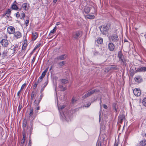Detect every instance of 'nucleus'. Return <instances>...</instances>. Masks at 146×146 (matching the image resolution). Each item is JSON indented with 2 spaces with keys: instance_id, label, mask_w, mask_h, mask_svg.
I'll return each instance as SVG.
<instances>
[{
  "instance_id": "obj_26",
  "label": "nucleus",
  "mask_w": 146,
  "mask_h": 146,
  "mask_svg": "<svg viewBox=\"0 0 146 146\" xmlns=\"http://www.w3.org/2000/svg\"><path fill=\"white\" fill-rule=\"evenodd\" d=\"M65 64V62L64 61H62L58 63V65L60 67H62L64 66Z\"/></svg>"
},
{
  "instance_id": "obj_61",
  "label": "nucleus",
  "mask_w": 146,
  "mask_h": 146,
  "mask_svg": "<svg viewBox=\"0 0 146 146\" xmlns=\"http://www.w3.org/2000/svg\"><path fill=\"white\" fill-rule=\"evenodd\" d=\"M57 0H53V2L54 3H55L57 1Z\"/></svg>"
},
{
  "instance_id": "obj_55",
  "label": "nucleus",
  "mask_w": 146,
  "mask_h": 146,
  "mask_svg": "<svg viewBox=\"0 0 146 146\" xmlns=\"http://www.w3.org/2000/svg\"><path fill=\"white\" fill-rule=\"evenodd\" d=\"M48 68H46L45 69V70L44 71V72L46 73L47 71H48Z\"/></svg>"
},
{
  "instance_id": "obj_3",
  "label": "nucleus",
  "mask_w": 146,
  "mask_h": 146,
  "mask_svg": "<svg viewBox=\"0 0 146 146\" xmlns=\"http://www.w3.org/2000/svg\"><path fill=\"white\" fill-rule=\"evenodd\" d=\"M13 51V49H6L4 50L2 54L1 57L3 58V60L6 57L7 55L10 56L11 54H10L9 53L10 52H12Z\"/></svg>"
},
{
  "instance_id": "obj_56",
  "label": "nucleus",
  "mask_w": 146,
  "mask_h": 146,
  "mask_svg": "<svg viewBox=\"0 0 146 146\" xmlns=\"http://www.w3.org/2000/svg\"><path fill=\"white\" fill-rule=\"evenodd\" d=\"M31 140H29V146H30L31 145Z\"/></svg>"
},
{
  "instance_id": "obj_54",
  "label": "nucleus",
  "mask_w": 146,
  "mask_h": 146,
  "mask_svg": "<svg viewBox=\"0 0 146 146\" xmlns=\"http://www.w3.org/2000/svg\"><path fill=\"white\" fill-rule=\"evenodd\" d=\"M21 91V90H20L17 93V96H19V94H20V93Z\"/></svg>"
},
{
  "instance_id": "obj_15",
  "label": "nucleus",
  "mask_w": 146,
  "mask_h": 146,
  "mask_svg": "<svg viewBox=\"0 0 146 146\" xmlns=\"http://www.w3.org/2000/svg\"><path fill=\"white\" fill-rule=\"evenodd\" d=\"M146 71V67H142L138 68L136 70V72H143Z\"/></svg>"
},
{
  "instance_id": "obj_31",
  "label": "nucleus",
  "mask_w": 146,
  "mask_h": 146,
  "mask_svg": "<svg viewBox=\"0 0 146 146\" xmlns=\"http://www.w3.org/2000/svg\"><path fill=\"white\" fill-rule=\"evenodd\" d=\"M58 110L60 112V110H62L63 109H64L65 107V106L64 105H62V106H58Z\"/></svg>"
},
{
  "instance_id": "obj_7",
  "label": "nucleus",
  "mask_w": 146,
  "mask_h": 146,
  "mask_svg": "<svg viewBox=\"0 0 146 146\" xmlns=\"http://www.w3.org/2000/svg\"><path fill=\"white\" fill-rule=\"evenodd\" d=\"M82 32L80 31H76L74 32L72 34V37L74 39L77 40L79 37L81 36Z\"/></svg>"
},
{
  "instance_id": "obj_41",
  "label": "nucleus",
  "mask_w": 146,
  "mask_h": 146,
  "mask_svg": "<svg viewBox=\"0 0 146 146\" xmlns=\"http://www.w3.org/2000/svg\"><path fill=\"white\" fill-rule=\"evenodd\" d=\"M21 19H23L25 17V14L24 13H22L21 14Z\"/></svg>"
},
{
  "instance_id": "obj_46",
  "label": "nucleus",
  "mask_w": 146,
  "mask_h": 146,
  "mask_svg": "<svg viewBox=\"0 0 146 146\" xmlns=\"http://www.w3.org/2000/svg\"><path fill=\"white\" fill-rule=\"evenodd\" d=\"M11 12V10L10 9H9L7 11H6L5 13V15L7 14H9Z\"/></svg>"
},
{
  "instance_id": "obj_49",
  "label": "nucleus",
  "mask_w": 146,
  "mask_h": 146,
  "mask_svg": "<svg viewBox=\"0 0 146 146\" xmlns=\"http://www.w3.org/2000/svg\"><path fill=\"white\" fill-rule=\"evenodd\" d=\"M46 73H45V72H44L43 71L42 72V73L41 75L42 76L44 77L45 76V75Z\"/></svg>"
},
{
  "instance_id": "obj_45",
  "label": "nucleus",
  "mask_w": 146,
  "mask_h": 146,
  "mask_svg": "<svg viewBox=\"0 0 146 146\" xmlns=\"http://www.w3.org/2000/svg\"><path fill=\"white\" fill-rule=\"evenodd\" d=\"M60 87L61 88V90L62 91H64L66 90V88L63 87V86L62 85L60 86Z\"/></svg>"
},
{
  "instance_id": "obj_33",
  "label": "nucleus",
  "mask_w": 146,
  "mask_h": 146,
  "mask_svg": "<svg viewBox=\"0 0 146 146\" xmlns=\"http://www.w3.org/2000/svg\"><path fill=\"white\" fill-rule=\"evenodd\" d=\"M36 95V94H35V93L34 92H33L31 94V99L32 100H33L34 99V97H35Z\"/></svg>"
},
{
  "instance_id": "obj_47",
  "label": "nucleus",
  "mask_w": 146,
  "mask_h": 146,
  "mask_svg": "<svg viewBox=\"0 0 146 146\" xmlns=\"http://www.w3.org/2000/svg\"><path fill=\"white\" fill-rule=\"evenodd\" d=\"M26 85V84L25 83H24L23 85H22L21 88V90L23 89L25 86Z\"/></svg>"
},
{
  "instance_id": "obj_35",
  "label": "nucleus",
  "mask_w": 146,
  "mask_h": 146,
  "mask_svg": "<svg viewBox=\"0 0 146 146\" xmlns=\"http://www.w3.org/2000/svg\"><path fill=\"white\" fill-rule=\"evenodd\" d=\"M12 8L13 9L17 10L18 9V7L16 5L14 4L12 5Z\"/></svg>"
},
{
  "instance_id": "obj_43",
  "label": "nucleus",
  "mask_w": 146,
  "mask_h": 146,
  "mask_svg": "<svg viewBox=\"0 0 146 146\" xmlns=\"http://www.w3.org/2000/svg\"><path fill=\"white\" fill-rule=\"evenodd\" d=\"M22 108V105L21 104H19L18 108V111H20Z\"/></svg>"
},
{
  "instance_id": "obj_17",
  "label": "nucleus",
  "mask_w": 146,
  "mask_h": 146,
  "mask_svg": "<svg viewBox=\"0 0 146 146\" xmlns=\"http://www.w3.org/2000/svg\"><path fill=\"white\" fill-rule=\"evenodd\" d=\"M108 48L110 51H113L115 48V46L114 44L111 43H110L108 44Z\"/></svg>"
},
{
  "instance_id": "obj_40",
  "label": "nucleus",
  "mask_w": 146,
  "mask_h": 146,
  "mask_svg": "<svg viewBox=\"0 0 146 146\" xmlns=\"http://www.w3.org/2000/svg\"><path fill=\"white\" fill-rule=\"evenodd\" d=\"M29 20L27 19V20H26L25 22V25H26V27H27L28 26V25H29Z\"/></svg>"
},
{
  "instance_id": "obj_58",
  "label": "nucleus",
  "mask_w": 146,
  "mask_h": 146,
  "mask_svg": "<svg viewBox=\"0 0 146 146\" xmlns=\"http://www.w3.org/2000/svg\"><path fill=\"white\" fill-rule=\"evenodd\" d=\"M99 119H100V117L101 116V113L100 111L99 113Z\"/></svg>"
},
{
  "instance_id": "obj_51",
  "label": "nucleus",
  "mask_w": 146,
  "mask_h": 146,
  "mask_svg": "<svg viewBox=\"0 0 146 146\" xmlns=\"http://www.w3.org/2000/svg\"><path fill=\"white\" fill-rule=\"evenodd\" d=\"M103 107H104V108L105 109H107L108 108V107H107V106L106 104H104L103 105Z\"/></svg>"
},
{
  "instance_id": "obj_6",
  "label": "nucleus",
  "mask_w": 146,
  "mask_h": 146,
  "mask_svg": "<svg viewBox=\"0 0 146 146\" xmlns=\"http://www.w3.org/2000/svg\"><path fill=\"white\" fill-rule=\"evenodd\" d=\"M99 91L97 89H94L88 92L87 94H86L84 95L83 96L82 98H86L90 96L92 94H93L94 93L96 92H98Z\"/></svg>"
},
{
  "instance_id": "obj_10",
  "label": "nucleus",
  "mask_w": 146,
  "mask_h": 146,
  "mask_svg": "<svg viewBox=\"0 0 146 146\" xmlns=\"http://www.w3.org/2000/svg\"><path fill=\"white\" fill-rule=\"evenodd\" d=\"M133 93L135 95L137 96H139L141 94L140 90L139 89L137 88L134 89L133 90Z\"/></svg>"
},
{
  "instance_id": "obj_63",
  "label": "nucleus",
  "mask_w": 146,
  "mask_h": 146,
  "mask_svg": "<svg viewBox=\"0 0 146 146\" xmlns=\"http://www.w3.org/2000/svg\"><path fill=\"white\" fill-rule=\"evenodd\" d=\"M127 138L126 137L125 138V139H126V140H127Z\"/></svg>"
},
{
  "instance_id": "obj_27",
  "label": "nucleus",
  "mask_w": 146,
  "mask_h": 146,
  "mask_svg": "<svg viewBox=\"0 0 146 146\" xmlns=\"http://www.w3.org/2000/svg\"><path fill=\"white\" fill-rule=\"evenodd\" d=\"M56 27L55 26L54 28L51 31H50V33H49V35H50L52 33L54 34V33L56 31Z\"/></svg>"
},
{
  "instance_id": "obj_8",
  "label": "nucleus",
  "mask_w": 146,
  "mask_h": 146,
  "mask_svg": "<svg viewBox=\"0 0 146 146\" xmlns=\"http://www.w3.org/2000/svg\"><path fill=\"white\" fill-rule=\"evenodd\" d=\"M0 43L3 46L7 47L9 44V42L6 39H3L1 41Z\"/></svg>"
},
{
  "instance_id": "obj_18",
  "label": "nucleus",
  "mask_w": 146,
  "mask_h": 146,
  "mask_svg": "<svg viewBox=\"0 0 146 146\" xmlns=\"http://www.w3.org/2000/svg\"><path fill=\"white\" fill-rule=\"evenodd\" d=\"M135 81L138 83H140L142 82V79L141 76H137L134 78Z\"/></svg>"
},
{
  "instance_id": "obj_50",
  "label": "nucleus",
  "mask_w": 146,
  "mask_h": 146,
  "mask_svg": "<svg viewBox=\"0 0 146 146\" xmlns=\"http://www.w3.org/2000/svg\"><path fill=\"white\" fill-rule=\"evenodd\" d=\"M91 105V103H89L88 104L86 105H85V107H88Z\"/></svg>"
},
{
  "instance_id": "obj_59",
  "label": "nucleus",
  "mask_w": 146,
  "mask_h": 146,
  "mask_svg": "<svg viewBox=\"0 0 146 146\" xmlns=\"http://www.w3.org/2000/svg\"><path fill=\"white\" fill-rule=\"evenodd\" d=\"M65 118L66 119V120L67 121H69V119H68L67 118V117H66V116H65Z\"/></svg>"
},
{
  "instance_id": "obj_64",
  "label": "nucleus",
  "mask_w": 146,
  "mask_h": 146,
  "mask_svg": "<svg viewBox=\"0 0 146 146\" xmlns=\"http://www.w3.org/2000/svg\"><path fill=\"white\" fill-rule=\"evenodd\" d=\"M145 136L146 137V133L145 134Z\"/></svg>"
},
{
  "instance_id": "obj_53",
  "label": "nucleus",
  "mask_w": 146,
  "mask_h": 146,
  "mask_svg": "<svg viewBox=\"0 0 146 146\" xmlns=\"http://www.w3.org/2000/svg\"><path fill=\"white\" fill-rule=\"evenodd\" d=\"M41 45V44H40V43H39V44H38L37 46H36V47L37 48H39L40 46Z\"/></svg>"
},
{
  "instance_id": "obj_1",
  "label": "nucleus",
  "mask_w": 146,
  "mask_h": 146,
  "mask_svg": "<svg viewBox=\"0 0 146 146\" xmlns=\"http://www.w3.org/2000/svg\"><path fill=\"white\" fill-rule=\"evenodd\" d=\"M110 27V26L109 25H104L100 27V30L102 34L105 35L106 34L107 31L109 29Z\"/></svg>"
},
{
  "instance_id": "obj_38",
  "label": "nucleus",
  "mask_w": 146,
  "mask_h": 146,
  "mask_svg": "<svg viewBox=\"0 0 146 146\" xmlns=\"http://www.w3.org/2000/svg\"><path fill=\"white\" fill-rule=\"evenodd\" d=\"M77 101V99L75 97H73L72 99V102L73 103H74L76 101Z\"/></svg>"
},
{
  "instance_id": "obj_36",
  "label": "nucleus",
  "mask_w": 146,
  "mask_h": 146,
  "mask_svg": "<svg viewBox=\"0 0 146 146\" xmlns=\"http://www.w3.org/2000/svg\"><path fill=\"white\" fill-rule=\"evenodd\" d=\"M27 46V44H26L25 43L24 44H23L22 46V50H25Z\"/></svg>"
},
{
  "instance_id": "obj_19",
  "label": "nucleus",
  "mask_w": 146,
  "mask_h": 146,
  "mask_svg": "<svg viewBox=\"0 0 146 146\" xmlns=\"http://www.w3.org/2000/svg\"><path fill=\"white\" fill-rule=\"evenodd\" d=\"M33 109L32 108H31L30 110V112L29 114V118L30 119V118H31V119H33L34 118L33 117Z\"/></svg>"
},
{
  "instance_id": "obj_21",
  "label": "nucleus",
  "mask_w": 146,
  "mask_h": 146,
  "mask_svg": "<svg viewBox=\"0 0 146 146\" xmlns=\"http://www.w3.org/2000/svg\"><path fill=\"white\" fill-rule=\"evenodd\" d=\"M48 83V81L47 80L42 85V88L40 90V92H42L45 87L47 85Z\"/></svg>"
},
{
  "instance_id": "obj_28",
  "label": "nucleus",
  "mask_w": 146,
  "mask_h": 146,
  "mask_svg": "<svg viewBox=\"0 0 146 146\" xmlns=\"http://www.w3.org/2000/svg\"><path fill=\"white\" fill-rule=\"evenodd\" d=\"M23 138L21 140V144H23L25 142V135L24 134H23Z\"/></svg>"
},
{
  "instance_id": "obj_24",
  "label": "nucleus",
  "mask_w": 146,
  "mask_h": 146,
  "mask_svg": "<svg viewBox=\"0 0 146 146\" xmlns=\"http://www.w3.org/2000/svg\"><path fill=\"white\" fill-rule=\"evenodd\" d=\"M97 42L99 44H102L103 42V40L102 38H98L97 40Z\"/></svg>"
},
{
  "instance_id": "obj_25",
  "label": "nucleus",
  "mask_w": 146,
  "mask_h": 146,
  "mask_svg": "<svg viewBox=\"0 0 146 146\" xmlns=\"http://www.w3.org/2000/svg\"><path fill=\"white\" fill-rule=\"evenodd\" d=\"M137 72H136V70L135 71H134V70L132 69H130V74L131 76H133V75Z\"/></svg>"
},
{
  "instance_id": "obj_48",
  "label": "nucleus",
  "mask_w": 146,
  "mask_h": 146,
  "mask_svg": "<svg viewBox=\"0 0 146 146\" xmlns=\"http://www.w3.org/2000/svg\"><path fill=\"white\" fill-rule=\"evenodd\" d=\"M35 57H34L33 58V59L31 62L32 64H33L34 62H35Z\"/></svg>"
},
{
  "instance_id": "obj_20",
  "label": "nucleus",
  "mask_w": 146,
  "mask_h": 146,
  "mask_svg": "<svg viewBox=\"0 0 146 146\" xmlns=\"http://www.w3.org/2000/svg\"><path fill=\"white\" fill-rule=\"evenodd\" d=\"M32 40H35L38 37V34L36 32H32Z\"/></svg>"
},
{
  "instance_id": "obj_4",
  "label": "nucleus",
  "mask_w": 146,
  "mask_h": 146,
  "mask_svg": "<svg viewBox=\"0 0 146 146\" xmlns=\"http://www.w3.org/2000/svg\"><path fill=\"white\" fill-rule=\"evenodd\" d=\"M118 57L119 58V60L121 61L124 64H125L126 60L124 57L122 52L121 51L118 52Z\"/></svg>"
},
{
  "instance_id": "obj_13",
  "label": "nucleus",
  "mask_w": 146,
  "mask_h": 146,
  "mask_svg": "<svg viewBox=\"0 0 146 146\" xmlns=\"http://www.w3.org/2000/svg\"><path fill=\"white\" fill-rule=\"evenodd\" d=\"M43 97V94H41L39 97L38 99L37 100H35L34 101V103L36 106H38L39 104V103L41 101L42 97Z\"/></svg>"
},
{
  "instance_id": "obj_44",
  "label": "nucleus",
  "mask_w": 146,
  "mask_h": 146,
  "mask_svg": "<svg viewBox=\"0 0 146 146\" xmlns=\"http://www.w3.org/2000/svg\"><path fill=\"white\" fill-rule=\"evenodd\" d=\"M118 142L116 140L115 141L114 144V146H118Z\"/></svg>"
},
{
  "instance_id": "obj_52",
  "label": "nucleus",
  "mask_w": 146,
  "mask_h": 146,
  "mask_svg": "<svg viewBox=\"0 0 146 146\" xmlns=\"http://www.w3.org/2000/svg\"><path fill=\"white\" fill-rule=\"evenodd\" d=\"M20 16V13L19 12H17L16 13V17H19Z\"/></svg>"
},
{
  "instance_id": "obj_14",
  "label": "nucleus",
  "mask_w": 146,
  "mask_h": 146,
  "mask_svg": "<svg viewBox=\"0 0 146 146\" xmlns=\"http://www.w3.org/2000/svg\"><path fill=\"white\" fill-rule=\"evenodd\" d=\"M19 48V45L17 44H15L14 45V47L13 48V53L11 54H16L17 52L18 51Z\"/></svg>"
},
{
  "instance_id": "obj_29",
  "label": "nucleus",
  "mask_w": 146,
  "mask_h": 146,
  "mask_svg": "<svg viewBox=\"0 0 146 146\" xmlns=\"http://www.w3.org/2000/svg\"><path fill=\"white\" fill-rule=\"evenodd\" d=\"M61 82L64 84H66L68 83V81L66 79H62L61 80Z\"/></svg>"
},
{
  "instance_id": "obj_39",
  "label": "nucleus",
  "mask_w": 146,
  "mask_h": 146,
  "mask_svg": "<svg viewBox=\"0 0 146 146\" xmlns=\"http://www.w3.org/2000/svg\"><path fill=\"white\" fill-rule=\"evenodd\" d=\"M27 124L26 122L25 121H24L23 123V128L25 127H26Z\"/></svg>"
},
{
  "instance_id": "obj_9",
  "label": "nucleus",
  "mask_w": 146,
  "mask_h": 146,
  "mask_svg": "<svg viewBox=\"0 0 146 146\" xmlns=\"http://www.w3.org/2000/svg\"><path fill=\"white\" fill-rule=\"evenodd\" d=\"M67 57V55L66 54H62L55 58V60H63L65 59Z\"/></svg>"
},
{
  "instance_id": "obj_16",
  "label": "nucleus",
  "mask_w": 146,
  "mask_h": 146,
  "mask_svg": "<svg viewBox=\"0 0 146 146\" xmlns=\"http://www.w3.org/2000/svg\"><path fill=\"white\" fill-rule=\"evenodd\" d=\"M125 119V116L123 114H121L119 115L118 117V122L120 123H121L123 120Z\"/></svg>"
},
{
  "instance_id": "obj_5",
  "label": "nucleus",
  "mask_w": 146,
  "mask_h": 146,
  "mask_svg": "<svg viewBox=\"0 0 146 146\" xmlns=\"http://www.w3.org/2000/svg\"><path fill=\"white\" fill-rule=\"evenodd\" d=\"M13 34V38L17 39L21 38L22 36L21 33L19 31H15Z\"/></svg>"
},
{
  "instance_id": "obj_22",
  "label": "nucleus",
  "mask_w": 146,
  "mask_h": 146,
  "mask_svg": "<svg viewBox=\"0 0 146 146\" xmlns=\"http://www.w3.org/2000/svg\"><path fill=\"white\" fill-rule=\"evenodd\" d=\"M146 145V140H142L140 142V146H145Z\"/></svg>"
},
{
  "instance_id": "obj_57",
  "label": "nucleus",
  "mask_w": 146,
  "mask_h": 146,
  "mask_svg": "<svg viewBox=\"0 0 146 146\" xmlns=\"http://www.w3.org/2000/svg\"><path fill=\"white\" fill-rule=\"evenodd\" d=\"M36 110H40V107L39 106H38L36 108Z\"/></svg>"
},
{
  "instance_id": "obj_11",
  "label": "nucleus",
  "mask_w": 146,
  "mask_h": 146,
  "mask_svg": "<svg viewBox=\"0 0 146 146\" xmlns=\"http://www.w3.org/2000/svg\"><path fill=\"white\" fill-rule=\"evenodd\" d=\"M21 8L23 9L24 11H27L29 9V5L26 3H23L22 5Z\"/></svg>"
},
{
  "instance_id": "obj_32",
  "label": "nucleus",
  "mask_w": 146,
  "mask_h": 146,
  "mask_svg": "<svg viewBox=\"0 0 146 146\" xmlns=\"http://www.w3.org/2000/svg\"><path fill=\"white\" fill-rule=\"evenodd\" d=\"M142 104L143 106L146 107V98H144L143 100Z\"/></svg>"
},
{
  "instance_id": "obj_30",
  "label": "nucleus",
  "mask_w": 146,
  "mask_h": 146,
  "mask_svg": "<svg viewBox=\"0 0 146 146\" xmlns=\"http://www.w3.org/2000/svg\"><path fill=\"white\" fill-rule=\"evenodd\" d=\"M40 82H38V80L37 82H36L34 84L33 86V88L34 89H35V88H36L37 86Z\"/></svg>"
},
{
  "instance_id": "obj_34",
  "label": "nucleus",
  "mask_w": 146,
  "mask_h": 146,
  "mask_svg": "<svg viewBox=\"0 0 146 146\" xmlns=\"http://www.w3.org/2000/svg\"><path fill=\"white\" fill-rule=\"evenodd\" d=\"M87 18L88 19H92L94 18V15H88L87 17Z\"/></svg>"
},
{
  "instance_id": "obj_60",
  "label": "nucleus",
  "mask_w": 146,
  "mask_h": 146,
  "mask_svg": "<svg viewBox=\"0 0 146 146\" xmlns=\"http://www.w3.org/2000/svg\"><path fill=\"white\" fill-rule=\"evenodd\" d=\"M60 24V23L59 22H57L56 23V25H59Z\"/></svg>"
},
{
  "instance_id": "obj_62",
  "label": "nucleus",
  "mask_w": 146,
  "mask_h": 146,
  "mask_svg": "<svg viewBox=\"0 0 146 146\" xmlns=\"http://www.w3.org/2000/svg\"><path fill=\"white\" fill-rule=\"evenodd\" d=\"M36 49H37V48L36 47H35V48L33 49V51H35Z\"/></svg>"
},
{
  "instance_id": "obj_12",
  "label": "nucleus",
  "mask_w": 146,
  "mask_h": 146,
  "mask_svg": "<svg viewBox=\"0 0 146 146\" xmlns=\"http://www.w3.org/2000/svg\"><path fill=\"white\" fill-rule=\"evenodd\" d=\"M7 31L9 34H13L15 31V29L12 26L9 27L7 28Z\"/></svg>"
},
{
  "instance_id": "obj_42",
  "label": "nucleus",
  "mask_w": 146,
  "mask_h": 146,
  "mask_svg": "<svg viewBox=\"0 0 146 146\" xmlns=\"http://www.w3.org/2000/svg\"><path fill=\"white\" fill-rule=\"evenodd\" d=\"M96 146H101V143L100 141H98L96 145Z\"/></svg>"
},
{
  "instance_id": "obj_23",
  "label": "nucleus",
  "mask_w": 146,
  "mask_h": 146,
  "mask_svg": "<svg viewBox=\"0 0 146 146\" xmlns=\"http://www.w3.org/2000/svg\"><path fill=\"white\" fill-rule=\"evenodd\" d=\"M90 11V8L86 7L84 9V11L86 13H89Z\"/></svg>"
},
{
  "instance_id": "obj_37",
  "label": "nucleus",
  "mask_w": 146,
  "mask_h": 146,
  "mask_svg": "<svg viewBox=\"0 0 146 146\" xmlns=\"http://www.w3.org/2000/svg\"><path fill=\"white\" fill-rule=\"evenodd\" d=\"M44 77V76L41 75V76H40L38 79V82H40L43 80Z\"/></svg>"
},
{
  "instance_id": "obj_2",
  "label": "nucleus",
  "mask_w": 146,
  "mask_h": 146,
  "mask_svg": "<svg viewBox=\"0 0 146 146\" xmlns=\"http://www.w3.org/2000/svg\"><path fill=\"white\" fill-rule=\"evenodd\" d=\"M109 39L111 42H117L119 40L118 36L115 34H112L109 36Z\"/></svg>"
}]
</instances>
